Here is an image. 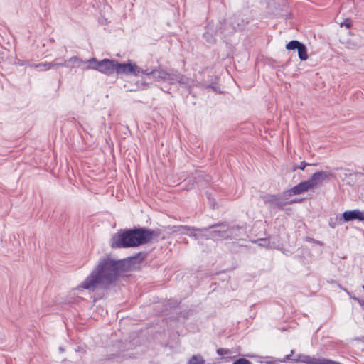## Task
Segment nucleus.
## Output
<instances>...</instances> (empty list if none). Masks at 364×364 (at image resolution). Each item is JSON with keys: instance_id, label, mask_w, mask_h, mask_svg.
<instances>
[{"instance_id": "obj_14", "label": "nucleus", "mask_w": 364, "mask_h": 364, "mask_svg": "<svg viewBox=\"0 0 364 364\" xmlns=\"http://www.w3.org/2000/svg\"><path fill=\"white\" fill-rule=\"evenodd\" d=\"M309 364H336V361L326 359L324 358H315L311 357L310 363Z\"/></svg>"}, {"instance_id": "obj_35", "label": "nucleus", "mask_w": 364, "mask_h": 364, "mask_svg": "<svg viewBox=\"0 0 364 364\" xmlns=\"http://www.w3.org/2000/svg\"><path fill=\"white\" fill-rule=\"evenodd\" d=\"M59 350H60L61 352H63V351H64V349H63L62 347H60Z\"/></svg>"}, {"instance_id": "obj_2", "label": "nucleus", "mask_w": 364, "mask_h": 364, "mask_svg": "<svg viewBox=\"0 0 364 364\" xmlns=\"http://www.w3.org/2000/svg\"><path fill=\"white\" fill-rule=\"evenodd\" d=\"M155 232L144 228L120 230L113 235L110 245L112 248L134 247L149 242Z\"/></svg>"}, {"instance_id": "obj_17", "label": "nucleus", "mask_w": 364, "mask_h": 364, "mask_svg": "<svg viewBox=\"0 0 364 364\" xmlns=\"http://www.w3.org/2000/svg\"><path fill=\"white\" fill-rule=\"evenodd\" d=\"M188 364H205V360L200 355H193Z\"/></svg>"}, {"instance_id": "obj_12", "label": "nucleus", "mask_w": 364, "mask_h": 364, "mask_svg": "<svg viewBox=\"0 0 364 364\" xmlns=\"http://www.w3.org/2000/svg\"><path fill=\"white\" fill-rule=\"evenodd\" d=\"M311 186L308 182V181L301 182L298 185L295 186L292 188H291L288 192L289 193V195L291 194H300L303 192L307 191L309 189H311Z\"/></svg>"}, {"instance_id": "obj_37", "label": "nucleus", "mask_w": 364, "mask_h": 364, "mask_svg": "<svg viewBox=\"0 0 364 364\" xmlns=\"http://www.w3.org/2000/svg\"><path fill=\"white\" fill-rule=\"evenodd\" d=\"M269 363H275V360H274V361H270Z\"/></svg>"}, {"instance_id": "obj_24", "label": "nucleus", "mask_w": 364, "mask_h": 364, "mask_svg": "<svg viewBox=\"0 0 364 364\" xmlns=\"http://www.w3.org/2000/svg\"><path fill=\"white\" fill-rule=\"evenodd\" d=\"M317 173L319 174L321 181L328 178L331 176V174L330 173H328L326 171H318Z\"/></svg>"}, {"instance_id": "obj_3", "label": "nucleus", "mask_w": 364, "mask_h": 364, "mask_svg": "<svg viewBox=\"0 0 364 364\" xmlns=\"http://www.w3.org/2000/svg\"><path fill=\"white\" fill-rule=\"evenodd\" d=\"M154 80L157 82H166L169 85L178 83L182 87L188 89L190 92L193 87H199L200 86V82L181 75L175 70L167 71L163 69H154Z\"/></svg>"}, {"instance_id": "obj_5", "label": "nucleus", "mask_w": 364, "mask_h": 364, "mask_svg": "<svg viewBox=\"0 0 364 364\" xmlns=\"http://www.w3.org/2000/svg\"><path fill=\"white\" fill-rule=\"evenodd\" d=\"M248 22L247 20L241 18L240 15H234L228 20L220 22L217 33L220 32L221 34H224V36H228L237 30L242 29Z\"/></svg>"}, {"instance_id": "obj_15", "label": "nucleus", "mask_w": 364, "mask_h": 364, "mask_svg": "<svg viewBox=\"0 0 364 364\" xmlns=\"http://www.w3.org/2000/svg\"><path fill=\"white\" fill-rule=\"evenodd\" d=\"M228 230H230L228 231V233L232 235V236L230 237L228 239L240 237L243 231L242 228L239 226L228 227Z\"/></svg>"}, {"instance_id": "obj_6", "label": "nucleus", "mask_w": 364, "mask_h": 364, "mask_svg": "<svg viewBox=\"0 0 364 364\" xmlns=\"http://www.w3.org/2000/svg\"><path fill=\"white\" fill-rule=\"evenodd\" d=\"M90 69L95 70L106 75H112L115 73L116 60L103 59L97 60L95 58L89 59Z\"/></svg>"}, {"instance_id": "obj_10", "label": "nucleus", "mask_w": 364, "mask_h": 364, "mask_svg": "<svg viewBox=\"0 0 364 364\" xmlns=\"http://www.w3.org/2000/svg\"><path fill=\"white\" fill-rule=\"evenodd\" d=\"M66 61L67 64L70 65L69 68H80L84 70L90 69L89 60H83L77 56H73Z\"/></svg>"}, {"instance_id": "obj_19", "label": "nucleus", "mask_w": 364, "mask_h": 364, "mask_svg": "<svg viewBox=\"0 0 364 364\" xmlns=\"http://www.w3.org/2000/svg\"><path fill=\"white\" fill-rule=\"evenodd\" d=\"M293 360H294V362H302L306 364H309L311 356L304 355H297L294 358Z\"/></svg>"}, {"instance_id": "obj_32", "label": "nucleus", "mask_w": 364, "mask_h": 364, "mask_svg": "<svg viewBox=\"0 0 364 364\" xmlns=\"http://www.w3.org/2000/svg\"><path fill=\"white\" fill-rule=\"evenodd\" d=\"M350 297H351L353 299H354V300L357 301L358 302H360V299H359L358 298H357V297H355V296H350Z\"/></svg>"}, {"instance_id": "obj_11", "label": "nucleus", "mask_w": 364, "mask_h": 364, "mask_svg": "<svg viewBox=\"0 0 364 364\" xmlns=\"http://www.w3.org/2000/svg\"><path fill=\"white\" fill-rule=\"evenodd\" d=\"M173 232H181L184 234L188 235L190 237H193L194 239H198V235L196 233H193V231H202L204 229H198L195 228L193 227H190L187 225H174L172 228Z\"/></svg>"}, {"instance_id": "obj_16", "label": "nucleus", "mask_w": 364, "mask_h": 364, "mask_svg": "<svg viewBox=\"0 0 364 364\" xmlns=\"http://www.w3.org/2000/svg\"><path fill=\"white\" fill-rule=\"evenodd\" d=\"M298 55L301 60H306L308 59L307 49L304 44H301L300 47L298 48Z\"/></svg>"}, {"instance_id": "obj_4", "label": "nucleus", "mask_w": 364, "mask_h": 364, "mask_svg": "<svg viewBox=\"0 0 364 364\" xmlns=\"http://www.w3.org/2000/svg\"><path fill=\"white\" fill-rule=\"evenodd\" d=\"M116 68L115 73L117 75H134L136 77H139L141 75H145L146 78L154 79V69H142L139 67L136 64L128 61L127 63H119L116 60Z\"/></svg>"}, {"instance_id": "obj_30", "label": "nucleus", "mask_w": 364, "mask_h": 364, "mask_svg": "<svg viewBox=\"0 0 364 364\" xmlns=\"http://www.w3.org/2000/svg\"><path fill=\"white\" fill-rule=\"evenodd\" d=\"M341 26H346L347 28H350V26H351V23H350V21L348 20V19H346L344 22L341 23Z\"/></svg>"}, {"instance_id": "obj_36", "label": "nucleus", "mask_w": 364, "mask_h": 364, "mask_svg": "<svg viewBox=\"0 0 364 364\" xmlns=\"http://www.w3.org/2000/svg\"><path fill=\"white\" fill-rule=\"evenodd\" d=\"M345 291H346L348 295H350V294L349 291H348L347 290H345Z\"/></svg>"}, {"instance_id": "obj_27", "label": "nucleus", "mask_w": 364, "mask_h": 364, "mask_svg": "<svg viewBox=\"0 0 364 364\" xmlns=\"http://www.w3.org/2000/svg\"><path fill=\"white\" fill-rule=\"evenodd\" d=\"M314 165H316V164H309V163H306L305 161H302V162H301L300 165L297 168L299 169H301V170H304L307 166H314Z\"/></svg>"}, {"instance_id": "obj_33", "label": "nucleus", "mask_w": 364, "mask_h": 364, "mask_svg": "<svg viewBox=\"0 0 364 364\" xmlns=\"http://www.w3.org/2000/svg\"><path fill=\"white\" fill-rule=\"evenodd\" d=\"M307 240H308V241H314V239H311V238H309V237H308V238H307Z\"/></svg>"}, {"instance_id": "obj_23", "label": "nucleus", "mask_w": 364, "mask_h": 364, "mask_svg": "<svg viewBox=\"0 0 364 364\" xmlns=\"http://www.w3.org/2000/svg\"><path fill=\"white\" fill-rule=\"evenodd\" d=\"M199 87H203V88H205V89H207V88H211L213 90H214L215 92H220V91H219L218 90V87H217V85H203L202 83H200V86H199Z\"/></svg>"}, {"instance_id": "obj_22", "label": "nucleus", "mask_w": 364, "mask_h": 364, "mask_svg": "<svg viewBox=\"0 0 364 364\" xmlns=\"http://www.w3.org/2000/svg\"><path fill=\"white\" fill-rule=\"evenodd\" d=\"M210 29V26H208L205 33H204V38H205L207 42L213 43L215 41V39H214L213 35L210 33V31H209Z\"/></svg>"}, {"instance_id": "obj_25", "label": "nucleus", "mask_w": 364, "mask_h": 364, "mask_svg": "<svg viewBox=\"0 0 364 364\" xmlns=\"http://www.w3.org/2000/svg\"><path fill=\"white\" fill-rule=\"evenodd\" d=\"M232 364H252L251 362L245 358H239L233 362Z\"/></svg>"}, {"instance_id": "obj_26", "label": "nucleus", "mask_w": 364, "mask_h": 364, "mask_svg": "<svg viewBox=\"0 0 364 364\" xmlns=\"http://www.w3.org/2000/svg\"><path fill=\"white\" fill-rule=\"evenodd\" d=\"M294 353V350H291V354L287 355L282 360H279L281 362H286L287 360H290L291 362H294L293 360L294 358H292V355Z\"/></svg>"}, {"instance_id": "obj_29", "label": "nucleus", "mask_w": 364, "mask_h": 364, "mask_svg": "<svg viewBox=\"0 0 364 364\" xmlns=\"http://www.w3.org/2000/svg\"><path fill=\"white\" fill-rule=\"evenodd\" d=\"M229 353V350H227V349H225V348H218L217 350V353L219 355H227L228 353Z\"/></svg>"}, {"instance_id": "obj_9", "label": "nucleus", "mask_w": 364, "mask_h": 364, "mask_svg": "<svg viewBox=\"0 0 364 364\" xmlns=\"http://www.w3.org/2000/svg\"><path fill=\"white\" fill-rule=\"evenodd\" d=\"M343 222H349L353 220H358L360 221L364 220V211L360 210H353L345 211L342 215Z\"/></svg>"}, {"instance_id": "obj_8", "label": "nucleus", "mask_w": 364, "mask_h": 364, "mask_svg": "<svg viewBox=\"0 0 364 364\" xmlns=\"http://www.w3.org/2000/svg\"><path fill=\"white\" fill-rule=\"evenodd\" d=\"M262 199L265 204H267L272 208H281L288 204L282 196L279 195L266 194L262 196Z\"/></svg>"}, {"instance_id": "obj_18", "label": "nucleus", "mask_w": 364, "mask_h": 364, "mask_svg": "<svg viewBox=\"0 0 364 364\" xmlns=\"http://www.w3.org/2000/svg\"><path fill=\"white\" fill-rule=\"evenodd\" d=\"M319 181H321V178L319 177V174L317 173V172L314 173L311 178L308 180V182L312 188L316 187L318 184Z\"/></svg>"}, {"instance_id": "obj_20", "label": "nucleus", "mask_w": 364, "mask_h": 364, "mask_svg": "<svg viewBox=\"0 0 364 364\" xmlns=\"http://www.w3.org/2000/svg\"><path fill=\"white\" fill-rule=\"evenodd\" d=\"M301 44L302 43L299 41L292 40L286 45V48L287 50H298V48L300 47Z\"/></svg>"}, {"instance_id": "obj_21", "label": "nucleus", "mask_w": 364, "mask_h": 364, "mask_svg": "<svg viewBox=\"0 0 364 364\" xmlns=\"http://www.w3.org/2000/svg\"><path fill=\"white\" fill-rule=\"evenodd\" d=\"M31 68H38L40 71H45L50 70V68L48 67V63H41L37 64H29Z\"/></svg>"}, {"instance_id": "obj_34", "label": "nucleus", "mask_w": 364, "mask_h": 364, "mask_svg": "<svg viewBox=\"0 0 364 364\" xmlns=\"http://www.w3.org/2000/svg\"><path fill=\"white\" fill-rule=\"evenodd\" d=\"M360 305H363V301L360 299V302H358Z\"/></svg>"}, {"instance_id": "obj_7", "label": "nucleus", "mask_w": 364, "mask_h": 364, "mask_svg": "<svg viewBox=\"0 0 364 364\" xmlns=\"http://www.w3.org/2000/svg\"><path fill=\"white\" fill-rule=\"evenodd\" d=\"M205 230L199 231L200 232H208L207 237L213 240H222L228 239L232 235L228 233V226L226 224H215L208 228H205Z\"/></svg>"}, {"instance_id": "obj_1", "label": "nucleus", "mask_w": 364, "mask_h": 364, "mask_svg": "<svg viewBox=\"0 0 364 364\" xmlns=\"http://www.w3.org/2000/svg\"><path fill=\"white\" fill-rule=\"evenodd\" d=\"M124 270V261L114 260L109 257L103 258L100 259L97 267L82 282L80 287L92 291L98 287L107 288Z\"/></svg>"}, {"instance_id": "obj_13", "label": "nucleus", "mask_w": 364, "mask_h": 364, "mask_svg": "<svg viewBox=\"0 0 364 364\" xmlns=\"http://www.w3.org/2000/svg\"><path fill=\"white\" fill-rule=\"evenodd\" d=\"M48 67L50 69H58L59 67H70V65L67 64V61L61 58H58L53 61L48 63Z\"/></svg>"}, {"instance_id": "obj_31", "label": "nucleus", "mask_w": 364, "mask_h": 364, "mask_svg": "<svg viewBox=\"0 0 364 364\" xmlns=\"http://www.w3.org/2000/svg\"><path fill=\"white\" fill-rule=\"evenodd\" d=\"M329 225H330L331 228H335V224H334L332 221H330V222H329Z\"/></svg>"}, {"instance_id": "obj_38", "label": "nucleus", "mask_w": 364, "mask_h": 364, "mask_svg": "<svg viewBox=\"0 0 364 364\" xmlns=\"http://www.w3.org/2000/svg\"><path fill=\"white\" fill-rule=\"evenodd\" d=\"M164 92H168V93L169 92V91H168V90H164Z\"/></svg>"}, {"instance_id": "obj_39", "label": "nucleus", "mask_w": 364, "mask_h": 364, "mask_svg": "<svg viewBox=\"0 0 364 364\" xmlns=\"http://www.w3.org/2000/svg\"><path fill=\"white\" fill-rule=\"evenodd\" d=\"M362 288L364 289V285L362 286Z\"/></svg>"}, {"instance_id": "obj_28", "label": "nucleus", "mask_w": 364, "mask_h": 364, "mask_svg": "<svg viewBox=\"0 0 364 364\" xmlns=\"http://www.w3.org/2000/svg\"><path fill=\"white\" fill-rule=\"evenodd\" d=\"M149 87V83L145 82V79H144L139 85L138 88L144 90Z\"/></svg>"}]
</instances>
